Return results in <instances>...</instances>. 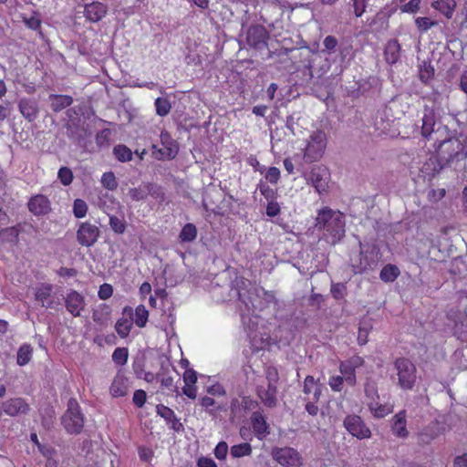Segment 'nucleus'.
I'll use <instances>...</instances> for the list:
<instances>
[{
    "instance_id": "1",
    "label": "nucleus",
    "mask_w": 467,
    "mask_h": 467,
    "mask_svg": "<svg viewBox=\"0 0 467 467\" xmlns=\"http://www.w3.org/2000/svg\"><path fill=\"white\" fill-rule=\"evenodd\" d=\"M315 226L323 233L324 239L331 245L338 244L345 236V217L339 211L326 206L317 211Z\"/></svg>"
},
{
    "instance_id": "2",
    "label": "nucleus",
    "mask_w": 467,
    "mask_h": 467,
    "mask_svg": "<svg viewBox=\"0 0 467 467\" xmlns=\"http://www.w3.org/2000/svg\"><path fill=\"white\" fill-rule=\"evenodd\" d=\"M436 155L441 169L446 166H457L467 158V144L458 138L444 140L437 148Z\"/></svg>"
},
{
    "instance_id": "3",
    "label": "nucleus",
    "mask_w": 467,
    "mask_h": 467,
    "mask_svg": "<svg viewBox=\"0 0 467 467\" xmlns=\"http://www.w3.org/2000/svg\"><path fill=\"white\" fill-rule=\"evenodd\" d=\"M396 371L397 384L403 390L413 389L417 381V368L415 364L408 358H397L393 362Z\"/></svg>"
},
{
    "instance_id": "4",
    "label": "nucleus",
    "mask_w": 467,
    "mask_h": 467,
    "mask_svg": "<svg viewBox=\"0 0 467 467\" xmlns=\"http://www.w3.org/2000/svg\"><path fill=\"white\" fill-rule=\"evenodd\" d=\"M327 145V138L325 131L314 130L306 140L303 149V160L306 163L318 161L324 155Z\"/></svg>"
},
{
    "instance_id": "5",
    "label": "nucleus",
    "mask_w": 467,
    "mask_h": 467,
    "mask_svg": "<svg viewBox=\"0 0 467 467\" xmlns=\"http://www.w3.org/2000/svg\"><path fill=\"white\" fill-rule=\"evenodd\" d=\"M313 53L309 49L291 50L289 57L291 64L285 66V69L290 73H301L305 78H313Z\"/></svg>"
},
{
    "instance_id": "6",
    "label": "nucleus",
    "mask_w": 467,
    "mask_h": 467,
    "mask_svg": "<svg viewBox=\"0 0 467 467\" xmlns=\"http://www.w3.org/2000/svg\"><path fill=\"white\" fill-rule=\"evenodd\" d=\"M62 424L69 433H79L84 425V418L76 400H69L67 410L62 417Z\"/></svg>"
},
{
    "instance_id": "7",
    "label": "nucleus",
    "mask_w": 467,
    "mask_h": 467,
    "mask_svg": "<svg viewBox=\"0 0 467 467\" xmlns=\"http://www.w3.org/2000/svg\"><path fill=\"white\" fill-rule=\"evenodd\" d=\"M343 426L347 431L358 440L369 439L372 432L363 419L356 414H348L343 420Z\"/></svg>"
},
{
    "instance_id": "8",
    "label": "nucleus",
    "mask_w": 467,
    "mask_h": 467,
    "mask_svg": "<svg viewBox=\"0 0 467 467\" xmlns=\"http://www.w3.org/2000/svg\"><path fill=\"white\" fill-rule=\"evenodd\" d=\"M272 457L283 467H300L303 464L301 454L292 447L274 448Z\"/></svg>"
},
{
    "instance_id": "9",
    "label": "nucleus",
    "mask_w": 467,
    "mask_h": 467,
    "mask_svg": "<svg viewBox=\"0 0 467 467\" xmlns=\"http://www.w3.org/2000/svg\"><path fill=\"white\" fill-rule=\"evenodd\" d=\"M365 364V359L359 355H353L339 362V372L344 376L346 383L354 387L357 384L356 370Z\"/></svg>"
},
{
    "instance_id": "10",
    "label": "nucleus",
    "mask_w": 467,
    "mask_h": 467,
    "mask_svg": "<svg viewBox=\"0 0 467 467\" xmlns=\"http://www.w3.org/2000/svg\"><path fill=\"white\" fill-rule=\"evenodd\" d=\"M160 138L162 147L158 148L157 145L153 144L151 146L152 156L157 160H171L175 158L178 153V146L175 140H172L167 131H161Z\"/></svg>"
},
{
    "instance_id": "11",
    "label": "nucleus",
    "mask_w": 467,
    "mask_h": 467,
    "mask_svg": "<svg viewBox=\"0 0 467 467\" xmlns=\"http://www.w3.org/2000/svg\"><path fill=\"white\" fill-rule=\"evenodd\" d=\"M359 265H357L358 272L362 273L373 269L379 261V248L375 244L360 245Z\"/></svg>"
},
{
    "instance_id": "12",
    "label": "nucleus",
    "mask_w": 467,
    "mask_h": 467,
    "mask_svg": "<svg viewBox=\"0 0 467 467\" xmlns=\"http://www.w3.org/2000/svg\"><path fill=\"white\" fill-rule=\"evenodd\" d=\"M309 180L315 190L322 194L327 192L330 171L325 165H315L310 170Z\"/></svg>"
},
{
    "instance_id": "13",
    "label": "nucleus",
    "mask_w": 467,
    "mask_h": 467,
    "mask_svg": "<svg viewBox=\"0 0 467 467\" xmlns=\"http://www.w3.org/2000/svg\"><path fill=\"white\" fill-rule=\"evenodd\" d=\"M268 38L269 33L260 25L251 26L246 33V44L256 50L267 48Z\"/></svg>"
},
{
    "instance_id": "14",
    "label": "nucleus",
    "mask_w": 467,
    "mask_h": 467,
    "mask_svg": "<svg viewBox=\"0 0 467 467\" xmlns=\"http://www.w3.org/2000/svg\"><path fill=\"white\" fill-rule=\"evenodd\" d=\"M99 228L88 222L81 223L77 231V240L82 246H92L99 239Z\"/></svg>"
},
{
    "instance_id": "15",
    "label": "nucleus",
    "mask_w": 467,
    "mask_h": 467,
    "mask_svg": "<svg viewBox=\"0 0 467 467\" xmlns=\"http://www.w3.org/2000/svg\"><path fill=\"white\" fill-rule=\"evenodd\" d=\"M257 395L265 406L275 408L277 404V387L275 381L269 380L267 388L258 386L256 389Z\"/></svg>"
},
{
    "instance_id": "16",
    "label": "nucleus",
    "mask_w": 467,
    "mask_h": 467,
    "mask_svg": "<svg viewBox=\"0 0 467 467\" xmlns=\"http://www.w3.org/2000/svg\"><path fill=\"white\" fill-rule=\"evenodd\" d=\"M4 412L11 417L26 414L29 410V405L22 398H13L2 404Z\"/></svg>"
},
{
    "instance_id": "17",
    "label": "nucleus",
    "mask_w": 467,
    "mask_h": 467,
    "mask_svg": "<svg viewBox=\"0 0 467 467\" xmlns=\"http://www.w3.org/2000/svg\"><path fill=\"white\" fill-rule=\"evenodd\" d=\"M67 310L74 317H79L85 307V299L82 295L77 291H70L66 296Z\"/></svg>"
},
{
    "instance_id": "18",
    "label": "nucleus",
    "mask_w": 467,
    "mask_h": 467,
    "mask_svg": "<svg viewBox=\"0 0 467 467\" xmlns=\"http://www.w3.org/2000/svg\"><path fill=\"white\" fill-rule=\"evenodd\" d=\"M250 420L253 431L259 440L265 439L270 433V426L260 411L253 412Z\"/></svg>"
},
{
    "instance_id": "19",
    "label": "nucleus",
    "mask_w": 467,
    "mask_h": 467,
    "mask_svg": "<svg viewBox=\"0 0 467 467\" xmlns=\"http://www.w3.org/2000/svg\"><path fill=\"white\" fill-rule=\"evenodd\" d=\"M391 431L398 438H408L409 431L407 429V412L405 410H400L393 416Z\"/></svg>"
},
{
    "instance_id": "20",
    "label": "nucleus",
    "mask_w": 467,
    "mask_h": 467,
    "mask_svg": "<svg viewBox=\"0 0 467 467\" xmlns=\"http://www.w3.org/2000/svg\"><path fill=\"white\" fill-rule=\"evenodd\" d=\"M108 7L100 2L87 4L84 7V16L89 22L97 23L107 14Z\"/></svg>"
},
{
    "instance_id": "21",
    "label": "nucleus",
    "mask_w": 467,
    "mask_h": 467,
    "mask_svg": "<svg viewBox=\"0 0 467 467\" xmlns=\"http://www.w3.org/2000/svg\"><path fill=\"white\" fill-rule=\"evenodd\" d=\"M99 209L108 216L113 213H122L123 206L112 195L106 193L99 198Z\"/></svg>"
},
{
    "instance_id": "22",
    "label": "nucleus",
    "mask_w": 467,
    "mask_h": 467,
    "mask_svg": "<svg viewBox=\"0 0 467 467\" xmlns=\"http://www.w3.org/2000/svg\"><path fill=\"white\" fill-rule=\"evenodd\" d=\"M133 309L130 306H125L123 309V317L119 318L115 326V329L119 337H126L132 327Z\"/></svg>"
},
{
    "instance_id": "23",
    "label": "nucleus",
    "mask_w": 467,
    "mask_h": 467,
    "mask_svg": "<svg viewBox=\"0 0 467 467\" xmlns=\"http://www.w3.org/2000/svg\"><path fill=\"white\" fill-rule=\"evenodd\" d=\"M28 208L36 215L46 214L50 210V202L46 196L39 194L30 199Z\"/></svg>"
},
{
    "instance_id": "24",
    "label": "nucleus",
    "mask_w": 467,
    "mask_h": 467,
    "mask_svg": "<svg viewBox=\"0 0 467 467\" xmlns=\"http://www.w3.org/2000/svg\"><path fill=\"white\" fill-rule=\"evenodd\" d=\"M368 410L376 419H382L393 412L394 406L390 403H379V400L368 403Z\"/></svg>"
},
{
    "instance_id": "25",
    "label": "nucleus",
    "mask_w": 467,
    "mask_h": 467,
    "mask_svg": "<svg viewBox=\"0 0 467 467\" xmlns=\"http://www.w3.org/2000/svg\"><path fill=\"white\" fill-rule=\"evenodd\" d=\"M401 47L397 39H390L387 42L384 49V56L387 63L393 65L400 57Z\"/></svg>"
},
{
    "instance_id": "26",
    "label": "nucleus",
    "mask_w": 467,
    "mask_h": 467,
    "mask_svg": "<svg viewBox=\"0 0 467 467\" xmlns=\"http://www.w3.org/2000/svg\"><path fill=\"white\" fill-rule=\"evenodd\" d=\"M431 6L446 18L451 19L456 9L457 3L456 0H435L431 3Z\"/></svg>"
},
{
    "instance_id": "27",
    "label": "nucleus",
    "mask_w": 467,
    "mask_h": 467,
    "mask_svg": "<svg viewBox=\"0 0 467 467\" xmlns=\"http://www.w3.org/2000/svg\"><path fill=\"white\" fill-rule=\"evenodd\" d=\"M435 124L434 110L425 108L424 115L422 117L421 135L428 139L433 132Z\"/></svg>"
},
{
    "instance_id": "28",
    "label": "nucleus",
    "mask_w": 467,
    "mask_h": 467,
    "mask_svg": "<svg viewBox=\"0 0 467 467\" xmlns=\"http://www.w3.org/2000/svg\"><path fill=\"white\" fill-rule=\"evenodd\" d=\"M21 114L28 120H33L36 118L38 109L36 103L30 99H22L18 104Z\"/></svg>"
},
{
    "instance_id": "29",
    "label": "nucleus",
    "mask_w": 467,
    "mask_h": 467,
    "mask_svg": "<svg viewBox=\"0 0 467 467\" xmlns=\"http://www.w3.org/2000/svg\"><path fill=\"white\" fill-rule=\"evenodd\" d=\"M110 394L115 397H123L128 391V379L123 376L118 374L111 383Z\"/></svg>"
},
{
    "instance_id": "30",
    "label": "nucleus",
    "mask_w": 467,
    "mask_h": 467,
    "mask_svg": "<svg viewBox=\"0 0 467 467\" xmlns=\"http://www.w3.org/2000/svg\"><path fill=\"white\" fill-rule=\"evenodd\" d=\"M303 391L306 395H313L312 400L317 401L321 395L320 386L317 385L313 376H306L304 380Z\"/></svg>"
},
{
    "instance_id": "31",
    "label": "nucleus",
    "mask_w": 467,
    "mask_h": 467,
    "mask_svg": "<svg viewBox=\"0 0 467 467\" xmlns=\"http://www.w3.org/2000/svg\"><path fill=\"white\" fill-rule=\"evenodd\" d=\"M49 100L51 102V108L54 111L58 112L67 107L70 106L73 102V99L67 95H50Z\"/></svg>"
},
{
    "instance_id": "32",
    "label": "nucleus",
    "mask_w": 467,
    "mask_h": 467,
    "mask_svg": "<svg viewBox=\"0 0 467 467\" xmlns=\"http://www.w3.org/2000/svg\"><path fill=\"white\" fill-rule=\"evenodd\" d=\"M400 272L397 265L388 264L381 269L379 277L383 282L390 283L395 281L400 275Z\"/></svg>"
},
{
    "instance_id": "33",
    "label": "nucleus",
    "mask_w": 467,
    "mask_h": 467,
    "mask_svg": "<svg viewBox=\"0 0 467 467\" xmlns=\"http://www.w3.org/2000/svg\"><path fill=\"white\" fill-rule=\"evenodd\" d=\"M109 218L110 228L114 233L123 234L125 232L126 223L123 210L122 213H113L109 215Z\"/></svg>"
},
{
    "instance_id": "34",
    "label": "nucleus",
    "mask_w": 467,
    "mask_h": 467,
    "mask_svg": "<svg viewBox=\"0 0 467 467\" xmlns=\"http://www.w3.org/2000/svg\"><path fill=\"white\" fill-rule=\"evenodd\" d=\"M19 229L16 226L7 227L0 231V242L16 244L18 242Z\"/></svg>"
},
{
    "instance_id": "35",
    "label": "nucleus",
    "mask_w": 467,
    "mask_h": 467,
    "mask_svg": "<svg viewBox=\"0 0 467 467\" xmlns=\"http://www.w3.org/2000/svg\"><path fill=\"white\" fill-rule=\"evenodd\" d=\"M51 295V285H43L37 287L35 296L36 299L41 304L43 307H51V302L48 301Z\"/></svg>"
},
{
    "instance_id": "36",
    "label": "nucleus",
    "mask_w": 467,
    "mask_h": 467,
    "mask_svg": "<svg viewBox=\"0 0 467 467\" xmlns=\"http://www.w3.org/2000/svg\"><path fill=\"white\" fill-rule=\"evenodd\" d=\"M149 318V311L143 305H139L132 315V322L139 327H144Z\"/></svg>"
},
{
    "instance_id": "37",
    "label": "nucleus",
    "mask_w": 467,
    "mask_h": 467,
    "mask_svg": "<svg viewBox=\"0 0 467 467\" xmlns=\"http://www.w3.org/2000/svg\"><path fill=\"white\" fill-rule=\"evenodd\" d=\"M197 236V228L193 223H186L179 235L180 240L182 243H190L195 240Z\"/></svg>"
},
{
    "instance_id": "38",
    "label": "nucleus",
    "mask_w": 467,
    "mask_h": 467,
    "mask_svg": "<svg viewBox=\"0 0 467 467\" xmlns=\"http://www.w3.org/2000/svg\"><path fill=\"white\" fill-rule=\"evenodd\" d=\"M258 171L262 174L265 173V180L272 184H276L281 177L280 170L276 167L266 169L265 166H262L258 169Z\"/></svg>"
},
{
    "instance_id": "39",
    "label": "nucleus",
    "mask_w": 467,
    "mask_h": 467,
    "mask_svg": "<svg viewBox=\"0 0 467 467\" xmlns=\"http://www.w3.org/2000/svg\"><path fill=\"white\" fill-rule=\"evenodd\" d=\"M117 160L121 162L129 161L132 158V151L125 145H117L113 149Z\"/></svg>"
},
{
    "instance_id": "40",
    "label": "nucleus",
    "mask_w": 467,
    "mask_h": 467,
    "mask_svg": "<svg viewBox=\"0 0 467 467\" xmlns=\"http://www.w3.org/2000/svg\"><path fill=\"white\" fill-rule=\"evenodd\" d=\"M32 357V348L29 345H23L17 352V364L19 366L26 365Z\"/></svg>"
},
{
    "instance_id": "41",
    "label": "nucleus",
    "mask_w": 467,
    "mask_h": 467,
    "mask_svg": "<svg viewBox=\"0 0 467 467\" xmlns=\"http://www.w3.org/2000/svg\"><path fill=\"white\" fill-rule=\"evenodd\" d=\"M155 108H156V113L161 116L164 117L167 116L171 109L170 101L165 98H158L155 100Z\"/></svg>"
},
{
    "instance_id": "42",
    "label": "nucleus",
    "mask_w": 467,
    "mask_h": 467,
    "mask_svg": "<svg viewBox=\"0 0 467 467\" xmlns=\"http://www.w3.org/2000/svg\"><path fill=\"white\" fill-rule=\"evenodd\" d=\"M88 213V204L82 199H76L73 203V213L75 217L84 218Z\"/></svg>"
},
{
    "instance_id": "43",
    "label": "nucleus",
    "mask_w": 467,
    "mask_h": 467,
    "mask_svg": "<svg viewBox=\"0 0 467 467\" xmlns=\"http://www.w3.org/2000/svg\"><path fill=\"white\" fill-rule=\"evenodd\" d=\"M415 25H416L418 30L420 33H425L429 29H431L432 26H436L437 22L436 21H432L429 17H421V16H420V17H417L415 19Z\"/></svg>"
},
{
    "instance_id": "44",
    "label": "nucleus",
    "mask_w": 467,
    "mask_h": 467,
    "mask_svg": "<svg viewBox=\"0 0 467 467\" xmlns=\"http://www.w3.org/2000/svg\"><path fill=\"white\" fill-rule=\"evenodd\" d=\"M101 184L108 190H115L118 186V182L114 173L111 171L103 173L101 177Z\"/></svg>"
},
{
    "instance_id": "45",
    "label": "nucleus",
    "mask_w": 467,
    "mask_h": 467,
    "mask_svg": "<svg viewBox=\"0 0 467 467\" xmlns=\"http://www.w3.org/2000/svg\"><path fill=\"white\" fill-rule=\"evenodd\" d=\"M112 360L118 365H124L128 360V349L126 348H118L112 354Z\"/></svg>"
},
{
    "instance_id": "46",
    "label": "nucleus",
    "mask_w": 467,
    "mask_h": 467,
    "mask_svg": "<svg viewBox=\"0 0 467 467\" xmlns=\"http://www.w3.org/2000/svg\"><path fill=\"white\" fill-rule=\"evenodd\" d=\"M57 178L63 185L67 186L73 181L72 171L67 167H62L59 169L57 172Z\"/></svg>"
},
{
    "instance_id": "47",
    "label": "nucleus",
    "mask_w": 467,
    "mask_h": 467,
    "mask_svg": "<svg viewBox=\"0 0 467 467\" xmlns=\"http://www.w3.org/2000/svg\"><path fill=\"white\" fill-rule=\"evenodd\" d=\"M345 379L344 376L337 375V376H331L328 379V385L331 388L333 391L340 392L343 389Z\"/></svg>"
},
{
    "instance_id": "48",
    "label": "nucleus",
    "mask_w": 467,
    "mask_h": 467,
    "mask_svg": "<svg viewBox=\"0 0 467 467\" xmlns=\"http://www.w3.org/2000/svg\"><path fill=\"white\" fill-rule=\"evenodd\" d=\"M347 286L343 283L332 284L331 285V295L336 300H340L344 297L346 294Z\"/></svg>"
},
{
    "instance_id": "49",
    "label": "nucleus",
    "mask_w": 467,
    "mask_h": 467,
    "mask_svg": "<svg viewBox=\"0 0 467 467\" xmlns=\"http://www.w3.org/2000/svg\"><path fill=\"white\" fill-rule=\"evenodd\" d=\"M258 189L260 191V193L267 200V201H274L275 198L276 191L272 189L269 185H267L265 182H260L258 185Z\"/></svg>"
},
{
    "instance_id": "50",
    "label": "nucleus",
    "mask_w": 467,
    "mask_h": 467,
    "mask_svg": "<svg viewBox=\"0 0 467 467\" xmlns=\"http://www.w3.org/2000/svg\"><path fill=\"white\" fill-rule=\"evenodd\" d=\"M364 391H365L366 397L368 399H369L370 400H376L379 399L378 387H377L376 383H374V382L367 383L365 385Z\"/></svg>"
},
{
    "instance_id": "51",
    "label": "nucleus",
    "mask_w": 467,
    "mask_h": 467,
    "mask_svg": "<svg viewBox=\"0 0 467 467\" xmlns=\"http://www.w3.org/2000/svg\"><path fill=\"white\" fill-rule=\"evenodd\" d=\"M421 0H410L407 4L400 6L402 13L415 14L420 6Z\"/></svg>"
},
{
    "instance_id": "52",
    "label": "nucleus",
    "mask_w": 467,
    "mask_h": 467,
    "mask_svg": "<svg viewBox=\"0 0 467 467\" xmlns=\"http://www.w3.org/2000/svg\"><path fill=\"white\" fill-rule=\"evenodd\" d=\"M281 208L277 202L270 201L266 205L265 213L269 217H275L280 213Z\"/></svg>"
},
{
    "instance_id": "53",
    "label": "nucleus",
    "mask_w": 467,
    "mask_h": 467,
    "mask_svg": "<svg viewBox=\"0 0 467 467\" xmlns=\"http://www.w3.org/2000/svg\"><path fill=\"white\" fill-rule=\"evenodd\" d=\"M227 452H228V445L224 441L219 442L214 449V455L218 460L225 459Z\"/></svg>"
},
{
    "instance_id": "54",
    "label": "nucleus",
    "mask_w": 467,
    "mask_h": 467,
    "mask_svg": "<svg viewBox=\"0 0 467 467\" xmlns=\"http://www.w3.org/2000/svg\"><path fill=\"white\" fill-rule=\"evenodd\" d=\"M157 413L167 420L175 419L173 410L164 405L157 406Z\"/></svg>"
},
{
    "instance_id": "55",
    "label": "nucleus",
    "mask_w": 467,
    "mask_h": 467,
    "mask_svg": "<svg viewBox=\"0 0 467 467\" xmlns=\"http://www.w3.org/2000/svg\"><path fill=\"white\" fill-rule=\"evenodd\" d=\"M99 297L102 300L109 298L113 294V288L109 284H103L99 289Z\"/></svg>"
},
{
    "instance_id": "56",
    "label": "nucleus",
    "mask_w": 467,
    "mask_h": 467,
    "mask_svg": "<svg viewBox=\"0 0 467 467\" xmlns=\"http://www.w3.org/2000/svg\"><path fill=\"white\" fill-rule=\"evenodd\" d=\"M252 451V447L249 443L244 442L235 445V458L249 455Z\"/></svg>"
},
{
    "instance_id": "57",
    "label": "nucleus",
    "mask_w": 467,
    "mask_h": 467,
    "mask_svg": "<svg viewBox=\"0 0 467 467\" xmlns=\"http://www.w3.org/2000/svg\"><path fill=\"white\" fill-rule=\"evenodd\" d=\"M129 195L133 201H141L147 197V192L143 189L133 188L130 190Z\"/></svg>"
},
{
    "instance_id": "58",
    "label": "nucleus",
    "mask_w": 467,
    "mask_h": 467,
    "mask_svg": "<svg viewBox=\"0 0 467 467\" xmlns=\"http://www.w3.org/2000/svg\"><path fill=\"white\" fill-rule=\"evenodd\" d=\"M146 401V392L142 389L136 390L133 395V402L134 404L141 408Z\"/></svg>"
},
{
    "instance_id": "59",
    "label": "nucleus",
    "mask_w": 467,
    "mask_h": 467,
    "mask_svg": "<svg viewBox=\"0 0 467 467\" xmlns=\"http://www.w3.org/2000/svg\"><path fill=\"white\" fill-rule=\"evenodd\" d=\"M184 384L195 385L197 381V374L192 368L186 369L183 374Z\"/></svg>"
},
{
    "instance_id": "60",
    "label": "nucleus",
    "mask_w": 467,
    "mask_h": 467,
    "mask_svg": "<svg viewBox=\"0 0 467 467\" xmlns=\"http://www.w3.org/2000/svg\"><path fill=\"white\" fill-rule=\"evenodd\" d=\"M354 13L357 17H360L366 11V4L364 0H352Z\"/></svg>"
},
{
    "instance_id": "61",
    "label": "nucleus",
    "mask_w": 467,
    "mask_h": 467,
    "mask_svg": "<svg viewBox=\"0 0 467 467\" xmlns=\"http://www.w3.org/2000/svg\"><path fill=\"white\" fill-rule=\"evenodd\" d=\"M323 45L326 50L331 52L334 51L336 47L337 46V40L334 36H327L325 37Z\"/></svg>"
},
{
    "instance_id": "62",
    "label": "nucleus",
    "mask_w": 467,
    "mask_h": 467,
    "mask_svg": "<svg viewBox=\"0 0 467 467\" xmlns=\"http://www.w3.org/2000/svg\"><path fill=\"white\" fill-rule=\"evenodd\" d=\"M198 467H217L215 462L209 457H200L197 461Z\"/></svg>"
},
{
    "instance_id": "63",
    "label": "nucleus",
    "mask_w": 467,
    "mask_h": 467,
    "mask_svg": "<svg viewBox=\"0 0 467 467\" xmlns=\"http://www.w3.org/2000/svg\"><path fill=\"white\" fill-rule=\"evenodd\" d=\"M182 392L190 399H195L197 395V389L195 385L185 384L182 388Z\"/></svg>"
},
{
    "instance_id": "64",
    "label": "nucleus",
    "mask_w": 467,
    "mask_h": 467,
    "mask_svg": "<svg viewBox=\"0 0 467 467\" xmlns=\"http://www.w3.org/2000/svg\"><path fill=\"white\" fill-rule=\"evenodd\" d=\"M445 194H446V191L443 188L432 190L429 193V199L431 201H440L445 196Z\"/></svg>"
}]
</instances>
